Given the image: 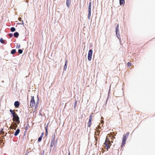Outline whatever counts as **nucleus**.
I'll list each match as a JSON object with an SVG mask.
<instances>
[{
    "label": "nucleus",
    "mask_w": 155,
    "mask_h": 155,
    "mask_svg": "<svg viewBox=\"0 0 155 155\" xmlns=\"http://www.w3.org/2000/svg\"><path fill=\"white\" fill-rule=\"evenodd\" d=\"M104 144L107 147V150L108 149L110 148V146L111 145L110 141L109 140L107 137L106 138V140L104 143Z\"/></svg>",
    "instance_id": "obj_1"
},
{
    "label": "nucleus",
    "mask_w": 155,
    "mask_h": 155,
    "mask_svg": "<svg viewBox=\"0 0 155 155\" xmlns=\"http://www.w3.org/2000/svg\"><path fill=\"white\" fill-rule=\"evenodd\" d=\"M13 117V120L14 121H15L18 124L20 122L19 120V118L18 116V115L16 113L14 115V116H12Z\"/></svg>",
    "instance_id": "obj_2"
},
{
    "label": "nucleus",
    "mask_w": 155,
    "mask_h": 155,
    "mask_svg": "<svg viewBox=\"0 0 155 155\" xmlns=\"http://www.w3.org/2000/svg\"><path fill=\"white\" fill-rule=\"evenodd\" d=\"M91 2H90L89 3L88 7V18L89 19H90L91 14Z\"/></svg>",
    "instance_id": "obj_3"
},
{
    "label": "nucleus",
    "mask_w": 155,
    "mask_h": 155,
    "mask_svg": "<svg viewBox=\"0 0 155 155\" xmlns=\"http://www.w3.org/2000/svg\"><path fill=\"white\" fill-rule=\"evenodd\" d=\"M35 105V101L34 100V96H31L30 101V106L32 107H34Z\"/></svg>",
    "instance_id": "obj_4"
},
{
    "label": "nucleus",
    "mask_w": 155,
    "mask_h": 155,
    "mask_svg": "<svg viewBox=\"0 0 155 155\" xmlns=\"http://www.w3.org/2000/svg\"><path fill=\"white\" fill-rule=\"evenodd\" d=\"M92 53V49H90L88 51V60L89 61H90L91 60Z\"/></svg>",
    "instance_id": "obj_5"
},
{
    "label": "nucleus",
    "mask_w": 155,
    "mask_h": 155,
    "mask_svg": "<svg viewBox=\"0 0 155 155\" xmlns=\"http://www.w3.org/2000/svg\"><path fill=\"white\" fill-rule=\"evenodd\" d=\"M127 137H126V136L123 135L122 143L121 145V146L122 147H123V146L125 144L126 140H127Z\"/></svg>",
    "instance_id": "obj_6"
},
{
    "label": "nucleus",
    "mask_w": 155,
    "mask_h": 155,
    "mask_svg": "<svg viewBox=\"0 0 155 155\" xmlns=\"http://www.w3.org/2000/svg\"><path fill=\"white\" fill-rule=\"evenodd\" d=\"M54 139H55V135H54L53 138L52 139L51 141L50 147H52L54 144Z\"/></svg>",
    "instance_id": "obj_7"
},
{
    "label": "nucleus",
    "mask_w": 155,
    "mask_h": 155,
    "mask_svg": "<svg viewBox=\"0 0 155 155\" xmlns=\"http://www.w3.org/2000/svg\"><path fill=\"white\" fill-rule=\"evenodd\" d=\"M66 4L67 7L68 8H69L71 5V0H66Z\"/></svg>",
    "instance_id": "obj_8"
},
{
    "label": "nucleus",
    "mask_w": 155,
    "mask_h": 155,
    "mask_svg": "<svg viewBox=\"0 0 155 155\" xmlns=\"http://www.w3.org/2000/svg\"><path fill=\"white\" fill-rule=\"evenodd\" d=\"M20 105V103L18 101H16L15 102L14 106L16 108H18Z\"/></svg>",
    "instance_id": "obj_9"
},
{
    "label": "nucleus",
    "mask_w": 155,
    "mask_h": 155,
    "mask_svg": "<svg viewBox=\"0 0 155 155\" xmlns=\"http://www.w3.org/2000/svg\"><path fill=\"white\" fill-rule=\"evenodd\" d=\"M20 131V129H18V128L17 129V130H16V131H15V134H14V135L15 136H17L18 135Z\"/></svg>",
    "instance_id": "obj_10"
},
{
    "label": "nucleus",
    "mask_w": 155,
    "mask_h": 155,
    "mask_svg": "<svg viewBox=\"0 0 155 155\" xmlns=\"http://www.w3.org/2000/svg\"><path fill=\"white\" fill-rule=\"evenodd\" d=\"M37 98H38V101L37 102L35 106V109H36L38 107V105H39V98H38V96H37Z\"/></svg>",
    "instance_id": "obj_11"
},
{
    "label": "nucleus",
    "mask_w": 155,
    "mask_h": 155,
    "mask_svg": "<svg viewBox=\"0 0 155 155\" xmlns=\"http://www.w3.org/2000/svg\"><path fill=\"white\" fill-rule=\"evenodd\" d=\"M116 34L117 38L119 40H120L121 39L120 37V35L119 32H116Z\"/></svg>",
    "instance_id": "obj_12"
},
{
    "label": "nucleus",
    "mask_w": 155,
    "mask_h": 155,
    "mask_svg": "<svg viewBox=\"0 0 155 155\" xmlns=\"http://www.w3.org/2000/svg\"><path fill=\"white\" fill-rule=\"evenodd\" d=\"M19 36V33L18 32H15L14 34V36L16 38H17Z\"/></svg>",
    "instance_id": "obj_13"
},
{
    "label": "nucleus",
    "mask_w": 155,
    "mask_h": 155,
    "mask_svg": "<svg viewBox=\"0 0 155 155\" xmlns=\"http://www.w3.org/2000/svg\"><path fill=\"white\" fill-rule=\"evenodd\" d=\"M119 2L120 5H121L125 3V1L124 0H120Z\"/></svg>",
    "instance_id": "obj_14"
},
{
    "label": "nucleus",
    "mask_w": 155,
    "mask_h": 155,
    "mask_svg": "<svg viewBox=\"0 0 155 155\" xmlns=\"http://www.w3.org/2000/svg\"><path fill=\"white\" fill-rule=\"evenodd\" d=\"M0 42L3 44H6L5 41L2 38L0 39Z\"/></svg>",
    "instance_id": "obj_15"
},
{
    "label": "nucleus",
    "mask_w": 155,
    "mask_h": 155,
    "mask_svg": "<svg viewBox=\"0 0 155 155\" xmlns=\"http://www.w3.org/2000/svg\"><path fill=\"white\" fill-rule=\"evenodd\" d=\"M16 49H13L11 50V53L12 54H15L16 53Z\"/></svg>",
    "instance_id": "obj_16"
},
{
    "label": "nucleus",
    "mask_w": 155,
    "mask_h": 155,
    "mask_svg": "<svg viewBox=\"0 0 155 155\" xmlns=\"http://www.w3.org/2000/svg\"><path fill=\"white\" fill-rule=\"evenodd\" d=\"M116 32H119V25L118 24L117 25L116 28Z\"/></svg>",
    "instance_id": "obj_17"
},
{
    "label": "nucleus",
    "mask_w": 155,
    "mask_h": 155,
    "mask_svg": "<svg viewBox=\"0 0 155 155\" xmlns=\"http://www.w3.org/2000/svg\"><path fill=\"white\" fill-rule=\"evenodd\" d=\"M15 28L14 27H12L10 29L11 31L12 32L15 31Z\"/></svg>",
    "instance_id": "obj_18"
},
{
    "label": "nucleus",
    "mask_w": 155,
    "mask_h": 155,
    "mask_svg": "<svg viewBox=\"0 0 155 155\" xmlns=\"http://www.w3.org/2000/svg\"><path fill=\"white\" fill-rule=\"evenodd\" d=\"M10 112L12 114V116H14V115L16 113L15 112H14L13 110L12 109H10L9 110Z\"/></svg>",
    "instance_id": "obj_19"
},
{
    "label": "nucleus",
    "mask_w": 155,
    "mask_h": 155,
    "mask_svg": "<svg viewBox=\"0 0 155 155\" xmlns=\"http://www.w3.org/2000/svg\"><path fill=\"white\" fill-rule=\"evenodd\" d=\"M45 130H46V133L45 134V136H47L48 135V128L47 125L45 127Z\"/></svg>",
    "instance_id": "obj_20"
},
{
    "label": "nucleus",
    "mask_w": 155,
    "mask_h": 155,
    "mask_svg": "<svg viewBox=\"0 0 155 155\" xmlns=\"http://www.w3.org/2000/svg\"><path fill=\"white\" fill-rule=\"evenodd\" d=\"M18 52L19 54H21L23 52V50L21 49H19L18 50Z\"/></svg>",
    "instance_id": "obj_21"
},
{
    "label": "nucleus",
    "mask_w": 155,
    "mask_h": 155,
    "mask_svg": "<svg viewBox=\"0 0 155 155\" xmlns=\"http://www.w3.org/2000/svg\"><path fill=\"white\" fill-rule=\"evenodd\" d=\"M3 129L2 128L1 130H0V134H4V132L3 131Z\"/></svg>",
    "instance_id": "obj_22"
},
{
    "label": "nucleus",
    "mask_w": 155,
    "mask_h": 155,
    "mask_svg": "<svg viewBox=\"0 0 155 155\" xmlns=\"http://www.w3.org/2000/svg\"><path fill=\"white\" fill-rule=\"evenodd\" d=\"M91 121H89V122H88V123H87V126L88 127H90V126H91Z\"/></svg>",
    "instance_id": "obj_23"
},
{
    "label": "nucleus",
    "mask_w": 155,
    "mask_h": 155,
    "mask_svg": "<svg viewBox=\"0 0 155 155\" xmlns=\"http://www.w3.org/2000/svg\"><path fill=\"white\" fill-rule=\"evenodd\" d=\"M92 118H93L92 115L91 114L90 116L89 120L91 121L92 120Z\"/></svg>",
    "instance_id": "obj_24"
},
{
    "label": "nucleus",
    "mask_w": 155,
    "mask_h": 155,
    "mask_svg": "<svg viewBox=\"0 0 155 155\" xmlns=\"http://www.w3.org/2000/svg\"><path fill=\"white\" fill-rule=\"evenodd\" d=\"M67 68V64H65L64 66V71H66Z\"/></svg>",
    "instance_id": "obj_25"
},
{
    "label": "nucleus",
    "mask_w": 155,
    "mask_h": 155,
    "mask_svg": "<svg viewBox=\"0 0 155 155\" xmlns=\"http://www.w3.org/2000/svg\"><path fill=\"white\" fill-rule=\"evenodd\" d=\"M42 138V137H41L40 136L38 139V141L39 142H40Z\"/></svg>",
    "instance_id": "obj_26"
},
{
    "label": "nucleus",
    "mask_w": 155,
    "mask_h": 155,
    "mask_svg": "<svg viewBox=\"0 0 155 155\" xmlns=\"http://www.w3.org/2000/svg\"><path fill=\"white\" fill-rule=\"evenodd\" d=\"M13 36V35L12 33H10L8 34V36L9 37L11 38Z\"/></svg>",
    "instance_id": "obj_27"
},
{
    "label": "nucleus",
    "mask_w": 155,
    "mask_h": 155,
    "mask_svg": "<svg viewBox=\"0 0 155 155\" xmlns=\"http://www.w3.org/2000/svg\"><path fill=\"white\" fill-rule=\"evenodd\" d=\"M128 66H131V63L130 62H128L127 64Z\"/></svg>",
    "instance_id": "obj_28"
},
{
    "label": "nucleus",
    "mask_w": 155,
    "mask_h": 155,
    "mask_svg": "<svg viewBox=\"0 0 155 155\" xmlns=\"http://www.w3.org/2000/svg\"><path fill=\"white\" fill-rule=\"evenodd\" d=\"M20 47V45H17L16 46V48H19Z\"/></svg>",
    "instance_id": "obj_29"
},
{
    "label": "nucleus",
    "mask_w": 155,
    "mask_h": 155,
    "mask_svg": "<svg viewBox=\"0 0 155 155\" xmlns=\"http://www.w3.org/2000/svg\"><path fill=\"white\" fill-rule=\"evenodd\" d=\"M77 101H76L74 103V108L76 106V105H77Z\"/></svg>",
    "instance_id": "obj_30"
},
{
    "label": "nucleus",
    "mask_w": 155,
    "mask_h": 155,
    "mask_svg": "<svg viewBox=\"0 0 155 155\" xmlns=\"http://www.w3.org/2000/svg\"><path fill=\"white\" fill-rule=\"evenodd\" d=\"M129 134V132H128V133H127L126 134V135L125 136H126V137H127H127L128 136Z\"/></svg>",
    "instance_id": "obj_31"
},
{
    "label": "nucleus",
    "mask_w": 155,
    "mask_h": 155,
    "mask_svg": "<svg viewBox=\"0 0 155 155\" xmlns=\"http://www.w3.org/2000/svg\"><path fill=\"white\" fill-rule=\"evenodd\" d=\"M43 135H44V132H42L41 134V135H40V137H43Z\"/></svg>",
    "instance_id": "obj_32"
},
{
    "label": "nucleus",
    "mask_w": 155,
    "mask_h": 155,
    "mask_svg": "<svg viewBox=\"0 0 155 155\" xmlns=\"http://www.w3.org/2000/svg\"><path fill=\"white\" fill-rule=\"evenodd\" d=\"M0 141L1 143L3 142V140L2 139H1V140H0Z\"/></svg>",
    "instance_id": "obj_33"
},
{
    "label": "nucleus",
    "mask_w": 155,
    "mask_h": 155,
    "mask_svg": "<svg viewBox=\"0 0 155 155\" xmlns=\"http://www.w3.org/2000/svg\"><path fill=\"white\" fill-rule=\"evenodd\" d=\"M21 19V17H19L18 18V20L19 21H20Z\"/></svg>",
    "instance_id": "obj_34"
},
{
    "label": "nucleus",
    "mask_w": 155,
    "mask_h": 155,
    "mask_svg": "<svg viewBox=\"0 0 155 155\" xmlns=\"http://www.w3.org/2000/svg\"><path fill=\"white\" fill-rule=\"evenodd\" d=\"M17 126H17V125H16V126H15V127L14 128V129L15 130V129H16V128L17 127Z\"/></svg>",
    "instance_id": "obj_35"
},
{
    "label": "nucleus",
    "mask_w": 155,
    "mask_h": 155,
    "mask_svg": "<svg viewBox=\"0 0 155 155\" xmlns=\"http://www.w3.org/2000/svg\"><path fill=\"white\" fill-rule=\"evenodd\" d=\"M21 22H22V25H24V22H23V20H22V21H21Z\"/></svg>",
    "instance_id": "obj_36"
},
{
    "label": "nucleus",
    "mask_w": 155,
    "mask_h": 155,
    "mask_svg": "<svg viewBox=\"0 0 155 155\" xmlns=\"http://www.w3.org/2000/svg\"><path fill=\"white\" fill-rule=\"evenodd\" d=\"M104 123V121L102 120H101V123Z\"/></svg>",
    "instance_id": "obj_37"
},
{
    "label": "nucleus",
    "mask_w": 155,
    "mask_h": 155,
    "mask_svg": "<svg viewBox=\"0 0 155 155\" xmlns=\"http://www.w3.org/2000/svg\"><path fill=\"white\" fill-rule=\"evenodd\" d=\"M67 60H66L65 64H67Z\"/></svg>",
    "instance_id": "obj_38"
},
{
    "label": "nucleus",
    "mask_w": 155,
    "mask_h": 155,
    "mask_svg": "<svg viewBox=\"0 0 155 155\" xmlns=\"http://www.w3.org/2000/svg\"><path fill=\"white\" fill-rule=\"evenodd\" d=\"M103 118V117H101V120H102V119Z\"/></svg>",
    "instance_id": "obj_39"
},
{
    "label": "nucleus",
    "mask_w": 155,
    "mask_h": 155,
    "mask_svg": "<svg viewBox=\"0 0 155 155\" xmlns=\"http://www.w3.org/2000/svg\"><path fill=\"white\" fill-rule=\"evenodd\" d=\"M98 127L100 128H101V126H99V125L98 126Z\"/></svg>",
    "instance_id": "obj_40"
},
{
    "label": "nucleus",
    "mask_w": 155,
    "mask_h": 155,
    "mask_svg": "<svg viewBox=\"0 0 155 155\" xmlns=\"http://www.w3.org/2000/svg\"><path fill=\"white\" fill-rule=\"evenodd\" d=\"M19 24H20V25H21V24H21V23H19Z\"/></svg>",
    "instance_id": "obj_41"
},
{
    "label": "nucleus",
    "mask_w": 155,
    "mask_h": 155,
    "mask_svg": "<svg viewBox=\"0 0 155 155\" xmlns=\"http://www.w3.org/2000/svg\"><path fill=\"white\" fill-rule=\"evenodd\" d=\"M68 155H70V153H69L68 154Z\"/></svg>",
    "instance_id": "obj_42"
},
{
    "label": "nucleus",
    "mask_w": 155,
    "mask_h": 155,
    "mask_svg": "<svg viewBox=\"0 0 155 155\" xmlns=\"http://www.w3.org/2000/svg\"><path fill=\"white\" fill-rule=\"evenodd\" d=\"M1 137H0V140H1Z\"/></svg>",
    "instance_id": "obj_43"
}]
</instances>
